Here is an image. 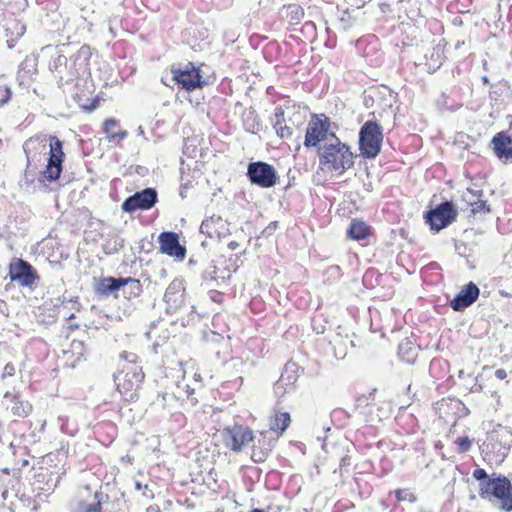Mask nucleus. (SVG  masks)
Wrapping results in <instances>:
<instances>
[{
  "label": "nucleus",
  "instance_id": "1",
  "mask_svg": "<svg viewBox=\"0 0 512 512\" xmlns=\"http://www.w3.org/2000/svg\"><path fill=\"white\" fill-rule=\"evenodd\" d=\"M49 141V157L47 165L41 171V180L53 182L59 179L65 154L63 152V142L55 135L38 134L27 139L23 144V151L26 155L28 168H37V165L46 155L47 142Z\"/></svg>",
  "mask_w": 512,
  "mask_h": 512
},
{
  "label": "nucleus",
  "instance_id": "2",
  "mask_svg": "<svg viewBox=\"0 0 512 512\" xmlns=\"http://www.w3.org/2000/svg\"><path fill=\"white\" fill-rule=\"evenodd\" d=\"M319 164L324 170L344 173L354 165V155L350 147L341 142L334 133L330 134L329 141L318 147Z\"/></svg>",
  "mask_w": 512,
  "mask_h": 512
},
{
  "label": "nucleus",
  "instance_id": "3",
  "mask_svg": "<svg viewBox=\"0 0 512 512\" xmlns=\"http://www.w3.org/2000/svg\"><path fill=\"white\" fill-rule=\"evenodd\" d=\"M479 496L500 510L512 511V484L504 475L493 473L491 481L481 485Z\"/></svg>",
  "mask_w": 512,
  "mask_h": 512
},
{
  "label": "nucleus",
  "instance_id": "4",
  "mask_svg": "<svg viewBox=\"0 0 512 512\" xmlns=\"http://www.w3.org/2000/svg\"><path fill=\"white\" fill-rule=\"evenodd\" d=\"M144 379L142 367L137 364H123L121 370L114 374L117 390L126 400H133Z\"/></svg>",
  "mask_w": 512,
  "mask_h": 512
},
{
  "label": "nucleus",
  "instance_id": "5",
  "mask_svg": "<svg viewBox=\"0 0 512 512\" xmlns=\"http://www.w3.org/2000/svg\"><path fill=\"white\" fill-rule=\"evenodd\" d=\"M383 133L381 126L375 121H367L359 131V150L366 159H374L381 151Z\"/></svg>",
  "mask_w": 512,
  "mask_h": 512
},
{
  "label": "nucleus",
  "instance_id": "6",
  "mask_svg": "<svg viewBox=\"0 0 512 512\" xmlns=\"http://www.w3.org/2000/svg\"><path fill=\"white\" fill-rule=\"evenodd\" d=\"M457 215L458 211L455 204L452 201H444L425 212L424 219L431 230L439 232L453 223Z\"/></svg>",
  "mask_w": 512,
  "mask_h": 512
},
{
  "label": "nucleus",
  "instance_id": "7",
  "mask_svg": "<svg viewBox=\"0 0 512 512\" xmlns=\"http://www.w3.org/2000/svg\"><path fill=\"white\" fill-rule=\"evenodd\" d=\"M172 79L179 89L188 92L202 88L203 80L201 71L191 62L187 64L173 65L171 67Z\"/></svg>",
  "mask_w": 512,
  "mask_h": 512
},
{
  "label": "nucleus",
  "instance_id": "8",
  "mask_svg": "<svg viewBox=\"0 0 512 512\" xmlns=\"http://www.w3.org/2000/svg\"><path fill=\"white\" fill-rule=\"evenodd\" d=\"M246 176L252 185L264 189L274 187L278 180V173L274 166L263 161L250 162Z\"/></svg>",
  "mask_w": 512,
  "mask_h": 512
},
{
  "label": "nucleus",
  "instance_id": "9",
  "mask_svg": "<svg viewBox=\"0 0 512 512\" xmlns=\"http://www.w3.org/2000/svg\"><path fill=\"white\" fill-rule=\"evenodd\" d=\"M51 479V475L48 473H39L35 476V479L32 486V494H27L26 492L17 493L16 496L19 498L20 502L24 507H31V510H35L37 508L36 499L43 501L54 489L56 484H49V480Z\"/></svg>",
  "mask_w": 512,
  "mask_h": 512
},
{
  "label": "nucleus",
  "instance_id": "10",
  "mask_svg": "<svg viewBox=\"0 0 512 512\" xmlns=\"http://www.w3.org/2000/svg\"><path fill=\"white\" fill-rule=\"evenodd\" d=\"M224 445L233 452H240L253 440V431L243 425L235 424L222 430Z\"/></svg>",
  "mask_w": 512,
  "mask_h": 512
},
{
  "label": "nucleus",
  "instance_id": "11",
  "mask_svg": "<svg viewBox=\"0 0 512 512\" xmlns=\"http://www.w3.org/2000/svg\"><path fill=\"white\" fill-rule=\"evenodd\" d=\"M330 120L324 114L315 115L307 126L304 145L305 147H316L320 142L329 141L328 132Z\"/></svg>",
  "mask_w": 512,
  "mask_h": 512
},
{
  "label": "nucleus",
  "instance_id": "12",
  "mask_svg": "<svg viewBox=\"0 0 512 512\" xmlns=\"http://www.w3.org/2000/svg\"><path fill=\"white\" fill-rule=\"evenodd\" d=\"M157 201L158 193L156 189L148 187L126 198L121 208L126 213H132L137 210H149Z\"/></svg>",
  "mask_w": 512,
  "mask_h": 512
},
{
  "label": "nucleus",
  "instance_id": "13",
  "mask_svg": "<svg viewBox=\"0 0 512 512\" xmlns=\"http://www.w3.org/2000/svg\"><path fill=\"white\" fill-rule=\"evenodd\" d=\"M298 370L299 368L294 362L285 364L280 378L274 384V394L277 398H282L295 390V384L299 377Z\"/></svg>",
  "mask_w": 512,
  "mask_h": 512
},
{
  "label": "nucleus",
  "instance_id": "14",
  "mask_svg": "<svg viewBox=\"0 0 512 512\" xmlns=\"http://www.w3.org/2000/svg\"><path fill=\"white\" fill-rule=\"evenodd\" d=\"M9 276L12 281L18 282L22 286H32L37 279L33 266L23 259H15L10 263Z\"/></svg>",
  "mask_w": 512,
  "mask_h": 512
},
{
  "label": "nucleus",
  "instance_id": "15",
  "mask_svg": "<svg viewBox=\"0 0 512 512\" xmlns=\"http://www.w3.org/2000/svg\"><path fill=\"white\" fill-rule=\"evenodd\" d=\"M160 251L171 257L184 259L186 255L185 246L179 242V236L173 231H164L158 236Z\"/></svg>",
  "mask_w": 512,
  "mask_h": 512
},
{
  "label": "nucleus",
  "instance_id": "16",
  "mask_svg": "<svg viewBox=\"0 0 512 512\" xmlns=\"http://www.w3.org/2000/svg\"><path fill=\"white\" fill-rule=\"evenodd\" d=\"M185 287L183 281L174 279L167 287L164 294V302L166 304V312L173 314L177 312L184 303Z\"/></svg>",
  "mask_w": 512,
  "mask_h": 512
},
{
  "label": "nucleus",
  "instance_id": "17",
  "mask_svg": "<svg viewBox=\"0 0 512 512\" xmlns=\"http://www.w3.org/2000/svg\"><path fill=\"white\" fill-rule=\"evenodd\" d=\"M480 290L474 282L463 286L461 291L450 301V307L460 312L471 306L478 299Z\"/></svg>",
  "mask_w": 512,
  "mask_h": 512
},
{
  "label": "nucleus",
  "instance_id": "18",
  "mask_svg": "<svg viewBox=\"0 0 512 512\" xmlns=\"http://www.w3.org/2000/svg\"><path fill=\"white\" fill-rule=\"evenodd\" d=\"M482 196V191L472 189H467L462 195V201L470 207V212L474 217L481 218L491 211L490 206L486 200L482 199Z\"/></svg>",
  "mask_w": 512,
  "mask_h": 512
},
{
  "label": "nucleus",
  "instance_id": "19",
  "mask_svg": "<svg viewBox=\"0 0 512 512\" xmlns=\"http://www.w3.org/2000/svg\"><path fill=\"white\" fill-rule=\"evenodd\" d=\"M200 232L206 234L209 238L220 239L227 234L228 223L220 215L213 214L202 221Z\"/></svg>",
  "mask_w": 512,
  "mask_h": 512
},
{
  "label": "nucleus",
  "instance_id": "20",
  "mask_svg": "<svg viewBox=\"0 0 512 512\" xmlns=\"http://www.w3.org/2000/svg\"><path fill=\"white\" fill-rule=\"evenodd\" d=\"M491 145L495 155L504 161H512V136L501 131L493 136Z\"/></svg>",
  "mask_w": 512,
  "mask_h": 512
},
{
  "label": "nucleus",
  "instance_id": "21",
  "mask_svg": "<svg viewBox=\"0 0 512 512\" xmlns=\"http://www.w3.org/2000/svg\"><path fill=\"white\" fill-rule=\"evenodd\" d=\"M92 56V51L89 45H82L77 53L74 55L73 63L69 68L70 78L77 76L80 71L85 72L89 69V61Z\"/></svg>",
  "mask_w": 512,
  "mask_h": 512
},
{
  "label": "nucleus",
  "instance_id": "22",
  "mask_svg": "<svg viewBox=\"0 0 512 512\" xmlns=\"http://www.w3.org/2000/svg\"><path fill=\"white\" fill-rule=\"evenodd\" d=\"M6 400H10L7 409L11 411L14 416L27 417L32 411V405L28 401L22 400L18 395H13L7 392L4 395Z\"/></svg>",
  "mask_w": 512,
  "mask_h": 512
},
{
  "label": "nucleus",
  "instance_id": "23",
  "mask_svg": "<svg viewBox=\"0 0 512 512\" xmlns=\"http://www.w3.org/2000/svg\"><path fill=\"white\" fill-rule=\"evenodd\" d=\"M242 124L245 131L251 134H257L262 128V123L258 117V114L252 107L246 108L243 111Z\"/></svg>",
  "mask_w": 512,
  "mask_h": 512
},
{
  "label": "nucleus",
  "instance_id": "24",
  "mask_svg": "<svg viewBox=\"0 0 512 512\" xmlns=\"http://www.w3.org/2000/svg\"><path fill=\"white\" fill-rule=\"evenodd\" d=\"M418 350L419 347L406 338L398 346V356L402 361L413 364L418 356Z\"/></svg>",
  "mask_w": 512,
  "mask_h": 512
},
{
  "label": "nucleus",
  "instance_id": "25",
  "mask_svg": "<svg viewBox=\"0 0 512 512\" xmlns=\"http://www.w3.org/2000/svg\"><path fill=\"white\" fill-rule=\"evenodd\" d=\"M371 232V227L361 220H352L347 229V236L353 240L360 241L366 239Z\"/></svg>",
  "mask_w": 512,
  "mask_h": 512
},
{
  "label": "nucleus",
  "instance_id": "26",
  "mask_svg": "<svg viewBox=\"0 0 512 512\" xmlns=\"http://www.w3.org/2000/svg\"><path fill=\"white\" fill-rule=\"evenodd\" d=\"M122 277H106L98 283L96 292L101 296H108L121 289Z\"/></svg>",
  "mask_w": 512,
  "mask_h": 512
},
{
  "label": "nucleus",
  "instance_id": "27",
  "mask_svg": "<svg viewBox=\"0 0 512 512\" xmlns=\"http://www.w3.org/2000/svg\"><path fill=\"white\" fill-rule=\"evenodd\" d=\"M119 122L114 118H107L103 123V132L106 135V138L109 142H113L115 140L121 141L128 136V132L126 130H120L118 132H114L113 129L118 126Z\"/></svg>",
  "mask_w": 512,
  "mask_h": 512
},
{
  "label": "nucleus",
  "instance_id": "28",
  "mask_svg": "<svg viewBox=\"0 0 512 512\" xmlns=\"http://www.w3.org/2000/svg\"><path fill=\"white\" fill-rule=\"evenodd\" d=\"M122 281H123V283H121V288H122V292L126 298L130 299L132 297H137L141 294L142 285H141L140 280L132 278V277H127V278L122 277Z\"/></svg>",
  "mask_w": 512,
  "mask_h": 512
},
{
  "label": "nucleus",
  "instance_id": "29",
  "mask_svg": "<svg viewBox=\"0 0 512 512\" xmlns=\"http://www.w3.org/2000/svg\"><path fill=\"white\" fill-rule=\"evenodd\" d=\"M291 422L290 414L288 412H279L276 413L274 418L270 421V429L283 433L289 426Z\"/></svg>",
  "mask_w": 512,
  "mask_h": 512
},
{
  "label": "nucleus",
  "instance_id": "30",
  "mask_svg": "<svg viewBox=\"0 0 512 512\" xmlns=\"http://www.w3.org/2000/svg\"><path fill=\"white\" fill-rule=\"evenodd\" d=\"M85 353H86L85 344H84V342L79 341V340H73L71 342L70 350L64 352V354L66 356H68V359H70V356L75 357V359L73 360V362L71 364L72 367H75L76 362L80 361Z\"/></svg>",
  "mask_w": 512,
  "mask_h": 512
},
{
  "label": "nucleus",
  "instance_id": "31",
  "mask_svg": "<svg viewBox=\"0 0 512 512\" xmlns=\"http://www.w3.org/2000/svg\"><path fill=\"white\" fill-rule=\"evenodd\" d=\"M427 57V63L426 65L429 67V69H432L433 71L437 70L441 67L444 61V53L442 48L440 47H433L432 51L430 52L429 57Z\"/></svg>",
  "mask_w": 512,
  "mask_h": 512
},
{
  "label": "nucleus",
  "instance_id": "32",
  "mask_svg": "<svg viewBox=\"0 0 512 512\" xmlns=\"http://www.w3.org/2000/svg\"><path fill=\"white\" fill-rule=\"evenodd\" d=\"M25 32L26 26L19 20H13L9 22L6 28V36L11 34L17 38H21Z\"/></svg>",
  "mask_w": 512,
  "mask_h": 512
},
{
  "label": "nucleus",
  "instance_id": "33",
  "mask_svg": "<svg viewBox=\"0 0 512 512\" xmlns=\"http://www.w3.org/2000/svg\"><path fill=\"white\" fill-rule=\"evenodd\" d=\"M108 499V495L101 491L94 494L95 502L85 507V512H101V505Z\"/></svg>",
  "mask_w": 512,
  "mask_h": 512
},
{
  "label": "nucleus",
  "instance_id": "34",
  "mask_svg": "<svg viewBox=\"0 0 512 512\" xmlns=\"http://www.w3.org/2000/svg\"><path fill=\"white\" fill-rule=\"evenodd\" d=\"M304 16V10L297 4L287 6V18L291 23L299 22Z\"/></svg>",
  "mask_w": 512,
  "mask_h": 512
},
{
  "label": "nucleus",
  "instance_id": "35",
  "mask_svg": "<svg viewBox=\"0 0 512 512\" xmlns=\"http://www.w3.org/2000/svg\"><path fill=\"white\" fill-rule=\"evenodd\" d=\"M448 366V363L442 359H433L431 362H430V366H429V372H430V375L432 377H435V378H441V376L438 374L437 371H439V369H443L445 367Z\"/></svg>",
  "mask_w": 512,
  "mask_h": 512
},
{
  "label": "nucleus",
  "instance_id": "36",
  "mask_svg": "<svg viewBox=\"0 0 512 512\" xmlns=\"http://www.w3.org/2000/svg\"><path fill=\"white\" fill-rule=\"evenodd\" d=\"M285 113L284 109L281 106H277L274 109V120H273V128L275 129V132L277 131V128L284 126L285 122Z\"/></svg>",
  "mask_w": 512,
  "mask_h": 512
},
{
  "label": "nucleus",
  "instance_id": "37",
  "mask_svg": "<svg viewBox=\"0 0 512 512\" xmlns=\"http://www.w3.org/2000/svg\"><path fill=\"white\" fill-rule=\"evenodd\" d=\"M58 421L60 422V429L63 433L68 435H74V433L77 431L75 425H70L69 419L67 417L60 416L58 418Z\"/></svg>",
  "mask_w": 512,
  "mask_h": 512
},
{
  "label": "nucleus",
  "instance_id": "38",
  "mask_svg": "<svg viewBox=\"0 0 512 512\" xmlns=\"http://www.w3.org/2000/svg\"><path fill=\"white\" fill-rule=\"evenodd\" d=\"M472 476L474 479L479 481V489L481 488V485L490 482L491 476H489L485 469L483 468H477L473 471Z\"/></svg>",
  "mask_w": 512,
  "mask_h": 512
},
{
  "label": "nucleus",
  "instance_id": "39",
  "mask_svg": "<svg viewBox=\"0 0 512 512\" xmlns=\"http://www.w3.org/2000/svg\"><path fill=\"white\" fill-rule=\"evenodd\" d=\"M217 277V266L211 262L202 273V278L205 281L215 280Z\"/></svg>",
  "mask_w": 512,
  "mask_h": 512
},
{
  "label": "nucleus",
  "instance_id": "40",
  "mask_svg": "<svg viewBox=\"0 0 512 512\" xmlns=\"http://www.w3.org/2000/svg\"><path fill=\"white\" fill-rule=\"evenodd\" d=\"M68 59L65 55L59 54L52 62L50 69L52 71H58L61 73L60 68L61 67H67Z\"/></svg>",
  "mask_w": 512,
  "mask_h": 512
},
{
  "label": "nucleus",
  "instance_id": "41",
  "mask_svg": "<svg viewBox=\"0 0 512 512\" xmlns=\"http://www.w3.org/2000/svg\"><path fill=\"white\" fill-rule=\"evenodd\" d=\"M457 445L458 452L465 453L470 450L472 441L468 437H460L455 441Z\"/></svg>",
  "mask_w": 512,
  "mask_h": 512
},
{
  "label": "nucleus",
  "instance_id": "42",
  "mask_svg": "<svg viewBox=\"0 0 512 512\" xmlns=\"http://www.w3.org/2000/svg\"><path fill=\"white\" fill-rule=\"evenodd\" d=\"M268 452L267 450H263L261 448L254 447L251 454V459L255 463L264 462L267 458Z\"/></svg>",
  "mask_w": 512,
  "mask_h": 512
},
{
  "label": "nucleus",
  "instance_id": "43",
  "mask_svg": "<svg viewBox=\"0 0 512 512\" xmlns=\"http://www.w3.org/2000/svg\"><path fill=\"white\" fill-rule=\"evenodd\" d=\"M135 489L142 491V495L147 499H152L154 497L153 491L148 487L147 484H142L141 482L136 481Z\"/></svg>",
  "mask_w": 512,
  "mask_h": 512
},
{
  "label": "nucleus",
  "instance_id": "44",
  "mask_svg": "<svg viewBox=\"0 0 512 512\" xmlns=\"http://www.w3.org/2000/svg\"><path fill=\"white\" fill-rule=\"evenodd\" d=\"M12 92L9 87L0 85V107L8 103L11 99Z\"/></svg>",
  "mask_w": 512,
  "mask_h": 512
},
{
  "label": "nucleus",
  "instance_id": "45",
  "mask_svg": "<svg viewBox=\"0 0 512 512\" xmlns=\"http://www.w3.org/2000/svg\"><path fill=\"white\" fill-rule=\"evenodd\" d=\"M396 497L399 501H404L409 499L411 502L415 500L413 494L409 493L407 490H398L396 491Z\"/></svg>",
  "mask_w": 512,
  "mask_h": 512
},
{
  "label": "nucleus",
  "instance_id": "46",
  "mask_svg": "<svg viewBox=\"0 0 512 512\" xmlns=\"http://www.w3.org/2000/svg\"><path fill=\"white\" fill-rule=\"evenodd\" d=\"M276 134L280 138H288L292 135V131H291L290 127L284 125V126L277 128Z\"/></svg>",
  "mask_w": 512,
  "mask_h": 512
},
{
  "label": "nucleus",
  "instance_id": "47",
  "mask_svg": "<svg viewBox=\"0 0 512 512\" xmlns=\"http://www.w3.org/2000/svg\"><path fill=\"white\" fill-rule=\"evenodd\" d=\"M15 374V366L12 363H7L4 366L2 377H10Z\"/></svg>",
  "mask_w": 512,
  "mask_h": 512
},
{
  "label": "nucleus",
  "instance_id": "48",
  "mask_svg": "<svg viewBox=\"0 0 512 512\" xmlns=\"http://www.w3.org/2000/svg\"><path fill=\"white\" fill-rule=\"evenodd\" d=\"M339 22L341 23V26L344 30L348 29L352 25L350 15L347 12L343 14V16L339 19Z\"/></svg>",
  "mask_w": 512,
  "mask_h": 512
},
{
  "label": "nucleus",
  "instance_id": "49",
  "mask_svg": "<svg viewBox=\"0 0 512 512\" xmlns=\"http://www.w3.org/2000/svg\"><path fill=\"white\" fill-rule=\"evenodd\" d=\"M137 355L134 353H125V363L124 364H136Z\"/></svg>",
  "mask_w": 512,
  "mask_h": 512
},
{
  "label": "nucleus",
  "instance_id": "50",
  "mask_svg": "<svg viewBox=\"0 0 512 512\" xmlns=\"http://www.w3.org/2000/svg\"><path fill=\"white\" fill-rule=\"evenodd\" d=\"M7 37H8V39H7L8 48H10V49L14 48L19 38L15 37L11 34Z\"/></svg>",
  "mask_w": 512,
  "mask_h": 512
},
{
  "label": "nucleus",
  "instance_id": "51",
  "mask_svg": "<svg viewBox=\"0 0 512 512\" xmlns=\"http://www.w3.org/2000/svg\"><path fill=\"white\" fill-rule=\"evenodd\" d=\"M35 169H36V168H34V167H30V168H28V165L26 166V170H25V178H26L27 180H32V179H33Z\"/></svg>",
  "mask_w": 512,
  "mask_h": 512
},
{
  "label": "nucleus",
  "instance_id": "52",
  "mask_svg": "<svg viewBox=\"0 0 512 512\" xmlns=\"http://www.w3.org/2000/svg\"><path fill=\"white\" fill-rule=\"evenodd\" d=\"M495 377L499 380H504L507 377V372L504 369H497L495 371Z\"/></svg>",
  "mask_w": 512,
  "mask_h": 512
},
{
  "label": "nucleus",
  "instance_id": "53",
  "mask_svg": "<svg viewBox=\"0 0 512 512\" xmlns=\"http://www.w3.org/2000/svg\"><path fill=\"white\" fill-rule=\"evenodd\" d=\"M173 417L175 418V421L179 422L181 425L185 422V416L180 412L175 413Z\"/></svg>",
  "mask_w": 512,
  "mask_h": 512
},
{
  "label": "nucleus",
  "instance_id": "54",
  "mask_svg": "<svg viewBox=\"0 0 512 512\" xmlns=\"http://www.w3.org/2000/svg\"><path fill=\"white\" fill-rule=\"evenodd\" d=\"M500 295L503 296V297H507V298H512V290L511 291H506L504 289H501L499 291Z\"/></svg>",
  "mask_w": 512,
  "mask_h": 512
},
{
  "label": "nucleus",
  "instance_id": "55",
  "mask_svg": "<svg viewBox=\"0 0 512 512\" xmlns=\"http://www.w3.org/2000/svg\"><path fill=\"white\" fill-rule=\"evenodd\" d=\"M145 512H160V509L157 505L149 506Z\"/></svg>",
  "mask_w": 512,
  "mask_h": 512
},
{
  "label": "nucleus",
  "instance_id": "56",
  "mask_svg": "<svg viewBox=\"0 0 512 512\" xmlns=\"http://www.w3.org/2000/svg\"><path fill=\"white\" fill-rule=\"evenodd\" d=\"M238 247H239V244H238V242H236V241H231V242L228 244V248H229L230 250H235V249H237Z\"/></svg>",
  "mask_w": 512,
  "mask_h": 512
},
{
  "label": "nucleus",
  "instance_id": "57",
  "mask_svg": "<svg viewBox=\"0 0 512 512\" xmlns=\"http://www.w3.org/2000/svg\"><path fill=\"white\" fill-rule=\"evenodd\" d=\"M343 413H344V411H343V410H341V409L334 410V411L332 412V417H337L338 415L343 414Z\"/></svg>",
  "mask_w": 512,
  "mask_h": 512
},
{
  "label": "nucleus",
  "instance_id": "58",
  "mask_svg": "<svg viewBox=\"0 0 512 512\" xmlns=\"http://www.w3.org/2000/svg\"><path fill=\"white\" fill-rule=\"evenodd\" d=\"M123 239H116L115 246L123 247Z\"/></svg>",
  "mask_w": 512,
  "mask_h": 512
},
{
  "label": "nucleus",
  "instance_id": "59",
  "mask_svg": "<svg viewBox=\"0 0 512 512\" xmlns=\"http://www.w3.org/2000/svg\"><path fill=\"white\" fill-rule=\"evenodd\" d=\"M3 307H6V302L3 300H0V312H4Z\"/></svg>",
  "mask_w": 512,
  "mask_h": 512
},
{
  "label": "nucleus",
  "instance_id": "60",
  "mask_svg": "<svg viewBox=\"0 0 512 512\" xmlns=\"http://www.w3.org/2000/svg\"><path fill=\"white\" fill-rule=\"evenodd\" d=\"M482 82H483L484 84H486V85H487V84H489V78H488L487 76H483V77H482Z\"/></svg>",
  "mask_w": 512,
  "mask_h": 512
},
{
  "label": "nucleus",
  "instance_id": "61",
  "mask_svg": "<svg viewBox=\"0 0 512 512\" xmlns=\"http://www.w3.org/2000/svg\"><path fill=\"white\" fill-rule=\"evenodd\" d=\"M249 512H264V510L263 509H259V508H253Z\"/></svg>",
  "mask_w": 512,
  "mask_h": 512
},
{
  "label": "nucleus",
  "instance_id": "62",
  "mask_svg": "<svg viewBox=\"0 0 512 512\" xmlns=\"http://www.w3.org/2000/svg\"><path fill=\"white\" fill-rule=\"evenodd\" d=\"M1 472L4 473V474L9 475L10 470L8 468H4Z\"/></svg>",
  "mask_w": 512,
  "mask_h": 512
},
{
  "label": "nucleus",
  "instance_id": "63",
  "mask_svg": "<svg viewBox=\"0 0 512 512\" xmlns=\"http://www.w3.org/2000/svg\"><path fill=\"white\" fill-rule=\"evenodd\" d=\"M144 134V130L142 127H139L138 128V135H143Z\"/></svg>",
  "mask_w": 512,
  "mask_h": 512
},
{
  "label": "nucleus",
  "instance_id": "64",
  "mask_svg": "<svg viewBox=\"0 0 512 512\" xmlns=\"http://www.w3.org/2000/svg\"><path fill=\"white\" fill-rule=\"evenodd\" d=\"M7 494H8V491H7V490L3 491V493H2V497H3V499H6Z\"/></svg>",
  "mask_w": 512,
  "mask_h": 512
}]
</instances>
